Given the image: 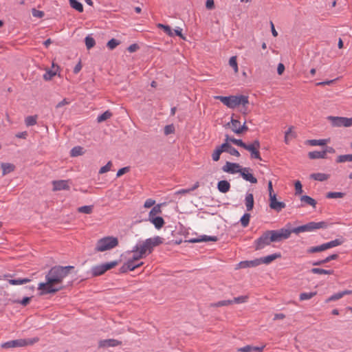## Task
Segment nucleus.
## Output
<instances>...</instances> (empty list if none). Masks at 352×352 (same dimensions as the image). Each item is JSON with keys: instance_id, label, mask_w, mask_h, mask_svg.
Here are the masks:
<instances>
[{"instance_id": "nucleus-8", "label": "nucleus", "mask_w": 352, "mask_h": 352, "mask_svg": "<svg viewBox=\"0 0 352 352\" xmlns=\"http://www.w3.org/2000/svg\"><path fill=\"white\" fill-rule=\"evenodd\" d=\"M272 236V239L274 242H278L282 240L287 239L290 237L291 234L293 232V229L281 228L277 230H270Z\"/></svg>"}, {"instance_id": "nucleus-18", "label": "nucleus", "mask_w": 352, "mask_h": 352, "mask_svg": "<svg viewBox=\"0 0 352 352\" xmlns=\"http://www.w3.org/2000/svg\"><path fill=\"white\" fill-rule=\"evenodd\" d=\"M67 180H58L54 181L52 182L53 185V190H68L69 188V186L68 184Z\"/></svg>"}, {"instance_id": "nucleus-46", "label": "nucleus", "mask_w": 352, "mask_h": 352, "mask_svg": "<svg viewBox=\"0 0 352 352\" xmlns=\"http://www.w3.org/2000/svg\"><path fill=\"white\" fill-rule=\"evenodd\" d=\"M217 236H201L200 238L195 240V242H203V241H217Z\"/></svg>"}, {"instance_id": "nucleus-54", "label": "nucleus", "mask_w": 352, "mask_h": 352, "mask_svg": "<svg viewBox=\"0 0 352 352\" xmlns=\"http://www.w3.org/2000/svg\"><path fill=\"white\" fill-rule=\"evenodd\" d=\"M248 299V297L247 296H241L239 297L234 298V299L231 300L233 301V303L240 304L247 302Z\"/></svg>"}, {"instance_id": "nucleus-33", "label": "nucleus", "mask_w": 352, "mask_h": 352, "mask_svg": "<svg viewBox=\"0 0 352 352\" xmlns=\"http://www.w3.org/2000/svg\"><path fill=\"white\" fill-rule=\"evenodd\" d=\"M329 142V139L310 140L308 143L311 146H324Z\"/></svg>"}, {"instance_id": "nucleus-12", "label": "nucleus", "mask_w": 352, "mask_h": 352, "mask_svg": "<svg viewBox=\"0 0 352 352\" xmlns=\"http://www.w3.org/2000/svg\"><path fill=\"white\" fill-rule=\"evenodd\" d=\"M243 167L239 164L227 162L225 165L222 167V170L225 173L235 174L241 173Z\"/></svg>"}, {"instance_id": "nucleus-38", "label": "nucleus", "mask_w": 352, "mask_h": 352, "mask_svg": "<svg viewBox=\"0 0 352 352\" xmlns=\"http://www.w3.org/2000/svg\"><path fill=\"white\" fill-rule=\"evenodd\" d=\"M346 162H352V154L341 155L336 159L337 163H344Z\"/></svg>"}, {"instance_id": "nucleus-36", "label": "nucleus", "mask_w": 352, "mask_h": 352, "mask_svg": "<svg viewBox=\"0 0 352 352\" xmlns=\"http://www.w3.org/2000/svg\"><path fill=\"white\" fill-rule=\"evenodd\" d=\"M316 294V292L301 293L299 296V299L301 301L309 300L312 298L314 296H315Z\"/></svg>"}, {"instance_id": "nucleus-21", "label": "nucleus", "mask_w": 352, "mask_h": 352, "mask_svg": "<svg viewBox=\"0 0 352 352\" xmlns=\"http://www.w3.org/2000/svg\"><path fill=\"white\" fill-rule=\"evenodd\" d=\"M221 149H223V152H227V153H230L232 155H234V156H236V157H239L240 156L239 152L236 148H234V147L230 146L227 142H225V143L221 144Z\"/></svg>"}, {"instance_id": "nucleus-22", "label": "nucleus", "mask_w": 352, "mask_h": 352, "mask_svg": "<svg viewBox=\"0 0 352 352\" xmlns=\"http://www.w3.org/2000/svg\"><path fill=\"white\" fill-rule=\"evenodd\" d=\"M254 196L252 193L247 192L245 197V205L248 211H251L254 208Z\"/></svg>"}, {"instance_id": "nucleus-39", "label": "nucleus", "mask_w": 352, "mask_h": 352, "mask_svg": "<svg viewBox=\"0 0 352 352\" xmlns=\"http://www.w3.org/2000/svg\"><path fill=\"white\" fill-rule=\"evenodd\" d=\"M300 200H301V201H303V202L311 206L314 208L316 207V201L309 196L302 195L300 197Z\"/></svg>"}, {"instance_id": "nucleus-60", "label": "nucleus", "mask_w": 352, "mask_h": 352, "mask_svg": "<svg viewBox=\"0 0 352 352\" xmlns=\"http://www.w3.org/2000/svg\"><path fill=\"white\" fill-rule=\"evenodd\" d=\"M237 351H239V352H252V346L246 345L243 347L238 348Z\"/></svg>"}, {"instance_id": "nucleus-6", "label": "nucleus", "mask_w": 352, "mask_h": 352, "mask_svg": "<svg viewBox=\"0 0 352 352\" xmlns=\"http://www.w3.org/2000/svg\"><path fill=\"white\" fill-rule=\"evenodd\" d=\"M342 243H343L342 240L337 239L331 241L328 243H323L318 246L311 247L309 249H307V253H309V254L322 252L326 250L340 245Z\"/></svg>"}, {"instance_id": "nucleus-30", "label": "nucleus", "mask_w": 352, "mask_h": 352, "mask_svg": "<svg viewBox=\"0 0 352 352\" xmlns=\"http://www.w3.org/2000/svg\"><path fill=\"white\" fill-rule=\"evenodd\" d=\"M310 159H324L326 158V152L322 151H311L308 153Z\"/></svg>"}, {"instance_id": "nucleus-25", "label": "nucleus", "mask_w": 352, "mask_h": 352, "mask_svg": "<svg viewBox=\"0 0 352 352\" xmlns=\"http://www.w3.org/2000/svg\"><path fill=\"white\" fill-rule=\"evenodd\" d=\"M217 188L219 192L226 193L230 189V184L226 180L219 181L217 184Z\"/></svg>"}, {"instance_id": "nucleus-32", "label": "nucleus", "mask_w": 352, "mask_h": 352, "mask_svg": "<svg viewBox=\"0 0 352 352\" xmlns=\"http://www.w3.org/2000/svg\"><path fill=\"white\" fill-rule=\"evenodd\" d=\"M199 186V182H196L192 188H188V189H181V190H177V191L174 192V195L188 194V193L190 192L191 191H193L195 189H197Z\"/></svg>"}, {"instance_id": "nucleus-40", "label": "nucleus", "mask_w": 352, "mask_h": 352, "mask_svg": "<svg viewBox=\"0 0 352 352\" xmlns=\"http://www.w3.org/2000/svg\"><path fill=\"white\" fill-rule=\"evenodd\" d=\"M157 27L162 29L166 34H167L170 36H173L174 32L171 30L170 27L168 25H166L162 23L157 24Z\"/></svg>"}, {"instance_id": "nucleus-16", "label": "nucleus", "mask_w": 352, "mask_h": 352, "mask_svg": "<svg viewBox=\"0 0 352 352\" xmlns=\"http://www.w3.org/2000/svg\"><path fill=\"white\" fill-rule=\"evenodd\" d=\"M258 265H260L258 258H256V259L252 260V261H241L240 263H239L237 264L235 269L239 270V269L248 268V267H256Z\"/></svg>"}, {"instance_id": "nucleus-10", "label": "nucleus", "mask_w": 352, "mask_h": 352, "mask_svg": "<svg viewBox=\"0 0 352 352\" xmlns=\"http://www.w3.org/2000/svg\"><path fill=\"white\" fill-rule=\"evenodd\" d=\"M260 148V142L258 140H254L250 144H246L244 148L250 153L252 158L261 160L260 152L258 151Z\"/></svg>"}, {"instance_id": "nucleus-34", "label": "nucleus", "mask_w": 352, "mask_h": 352, "mask_svg": "<svg viewBox=\"0 0 352 352\" xmlns=\"http://www.w3.org/2000/svg\"><path fill=\"white\" fill-rule=\"evenodd\" d=\"M70 6L79 12H83L82 4L77 0H69Z\"/></svg>"}, {"instance_id": "nucleus-57", "label": "nucleus", "mask_w": 352, "mask_h": 352, "mask_svg": "<svg viewBox=\"0 0 352 352\" xmlns=\"http://www.w3.org/2000/svg\"><path fill=\"white\" fill-rule=\"evenodd\" d=\"M155 204V201L153 199H148L145 201L144 204V207L145 208H150L151 207H153Z\"/></svg>"}, {"instance_id": "nucleus-7", "label": "nucleus", "mask_w": 352, "mask_h": 352, "mask_svg": "<svg viewBox=\"0 0 352 352\" xmlns=\"http://www.w3.org/2000/svg\"><path fill=\"white\" fill-rule=\"evenodd\" d=\"M272 242V236L270 230L265 232L259 238L254 241L255 250H258L263 249L265 247L269 245Z\"/></svg>"}, {"instance_id": "nucleus-13", "label": "nucleus", "mask_w": 352, "mask_h": 352, "mask_svg": "<svg viewBox=\"0 0 352 352\" xmlns=\"http://www.w3.org/2000/svg\"><path fill=\"white\" fill-rule=\"evenodd\" d=\"M269 206L270 208L276 212L281 211L283 208L286 207V205L284 202L279 201L276 199V195L271 196V197H269Z\"/></svg>"}, {"instance_id": "nucleus-31", "label": "nucleus", "mask_w": 352, "mask_h": 352, "mask_svg": "<svg viewBox=\"0 0 352 352\" xmlns=\"http://www.w3.org/2000/svg\"><path fill=\"white\" fill-rule=\"evenodd\" d=\"M1 168L3 171V175H6L14 170V166L10 163H2Z\"/></svg>"}, {"instance_id": "nucleus-48", "label": "nucleus", "mask_w": 352, "mask_h": 352, "mask_svg": "<svg viewBox=\"0 0 352 352\" xmlns=\"http://www.w3.org/2000/svg\"><path fill=\"white\" fill-rule=\"evenodd\" d=\"M344 194L340 192H329L327 194V197L329 199H338L342 198Z\"/></svg>"}, {"instance_id": "nucleus-29", "label": "nucleus", "mask_w": 352, "mask_h": 352, "mask_svg": "<svg viewBox=\"0 0 352 352\" xmlns=\"http://www.w3.org/2000/svg\"><path fill=\"white\" fill-rule=\"evenodd\" d=\"M329 177V175L322 173H313L310 175V178L319 182L326 181Z\"/></svg>"}, {"instance_id": "nucleus-42", "label": "nucleus", "mask_w": 352, "mask_h": 352, "mask_svg": "<svg viewBox=\"0 0 352 352\" xmlns=\"http://www.w3.org/2000/svg\"><path fill=\"white\" fill-rule=\"evenodd\" d=\"M37 118H38L37 116H28L25 120V124L28 126H33V125L36 124Z\"/></svg>"}, {"instance_id": "nucleus-14", "label": "nucleus", "mask_w": 352, "mask_h": 352, "mask_svg": "<svg viewBox=\"0 0 352 352\" xmlns=\"http://www.w3.org/2000/svg\"><path fill=\"white\" fill-rule=\"evenodd\" d=\"M240 174L244 180L252 184L257 183V179L251 173V169L250 168H243Z\"/></svg>"}, {"instance_id": "nucleus-63", "label": "nucleus", "mask_w": 352, "mask_h": 352, "mask_svg": "<svg viewBox=\"0 0 352 352\" xmlns=\"http://www.w3.org/2000/svg\"><path fill=\"white\" fill-rule=\"evenodd\" d=\"M267 188H268V192H269V197H271V196L276 195L273 190L272 181H269V182L267 184Z\"/></svg>"}, {"instance_id": "nucleus-41", "label": "nucleus", "mask_w": 352, "mask_h": 352, "mask_svg": "<svg viewBox=\"0 0 352 352\" xmlns=\"http://www.w3.org/2000/svg\"><path fill=\"white\" fill-rule=\"evenodd\" d=\"M311 272L313 274H333V270H327L324 269L320 268H312L311 270Z\"/></svg>"}, {"instance_id": "nucleus-19", "label": "nucleus", "mask_w": 352, "mask_h": 352, "mask_svg": "<svg viewBox=\"0 0 352 352\" xmlns=\"http://www.w3.org/2000/svg\"><path fill=\"white\" fill-rule=\"evenodd\" d=\"M281 257V254L280 253H275L271 255H268L264 257H261L258 258L259 265L261 264H266L268 265L271 263L274 260L279 258Z\"/></svg>"}, {"instance_id": "nucleus-26", "label": "nucleus", "mask_w": 352, "mask_h": 352, "mask_svg": "<svg viewBox=\"0 0 352 352\" xmlns=\"http://www.w3.org/2000/svg\"><path fill=\"white\" fill-rule=\"evenodd\" d=\"M162 206V204H157V205L154 206L152 208V209L151 210V211L148 213V220L151 219L155 217H157V216H156L157 214L162 213V209H161Z\"/></svg>"}, {"instance_id": "nucleus-35", "label": "nucleus", "mask_w": 352, "mask_h": 352, "mask_svg": "<svg viewBox=\"0 0 352 352\" xmlns=\"http://www.w3.org/2000/svg\"><path fill=\"white\" fill-rule=\"evenodd\" d=\"M223 149H221V145L217 146L212 153V159L214 162H217L220 159V155L223 153Z\"/></svg>"}, {"instance_id": "nucleus-55", "label": "nucleus", "mask_w": 352, "mask_h": 352, "mask_svg": "<svg viewBox=\"0 0 352 352\" xmlns=\"http://www.w3.org/2000/svg\"><path fill=\"white\" fill-rule=\"evenodd\" d=\"M112 167V163L111 162H109L105 166L100 168L99 170V174H103L111 170Z\"/></svg>"}, {"instance_id": "nucleus-47", "label": "nucleus", "mask_w": 352, "mask_h": 352, "mask_svg": "<svg viewBox=\"0 0 352 352\" xmlns=\"http://www.w3.org/2000/svg\"><path fill=\"white\" fill-rule=\"evenodd\" d=\"M78 212L85 214H91L93 212V206H84L78 208Z\"/></svg>"}, {"instance_id": "nucleus-4", "label": "nucleus", "mask_w": 352, "mask_h": 352, "mask_svg": "<svg viewBox=\"0 0 352 352\" xmlns=\"http://www.w3.org/2000/svg\"><path fill=\"white\" fill-rule=\"evenodd\" d=\"M118 245V240L114 236H106L97 241L95 250L96 252H104L111 250Z\"/></svg>"}, {"instance_id": "nucleus-61", "label": "nucleus", "mask_w": 352, "mask_h": 352, "mask_svg": "<svg viewBox=\"0 0 352 352\" xmlns=\"http://www.w3.org/2000/svg\"><path fill=\"white\" fill-rule=\"evenodd\" d=\"M129 171V167L122 168L118 170V171L117 172L116 176H117V177H120L122 175H123L124 174L128 173Z\"/></svg>"}, {"instance_id": "nucleus-28", "label": "nucleus", "mask_w": 352, "mask_h": 352, "mask_svg": "<svg viewBox=\"0 0 352 352\" xmlns=\"http://www.w3.org/2000/svg\"><path fill=\"white\" fill-rule=\"evenodd\" d=\"M22 345V342L19 340H10L6 342L1 344V347L4 349L19 347Z\"/></svg>"}, {"instance_id": "nucleus-9", "label": "nucleus", "mask_w": 352, "mask_h": 352, "mask_svg": "<svg viewBox=\"0 0 352 352\" xmlns=\"http://www.w3.org/2000/svg\"><path fill=\"white\" fill-rule=\"evenodd\" d=\"M118 263L117 261H111L105 264L94 266L91 270L92 276H98L103 274L107 270L116 267Z\"/></svg>"}, {"instance_id": "nucleus-64", "label": "nucleus", "mask_w": 352, "mask_h": 352, "mask_svg": "<svg viewBox=\"0 0 352 352\" xmlns=\"http://www.w3.org/2000/svg\"><path fill=\"white\" fill-rule=\"evenodd\" d=\"M32 12V15L36 18H41L44 15L43 12L37 10L36 9H33Z\"/></svg>"}, {"instance_id": "nucleus-23", "label": "nucleus", "mask_w": 352, "mask_h": 352, "mask_svg": "<svg viewBox=\"0 0 352 352\" xmlns=\"http://www.w3.org/2000/svg\"><path fill=\"white\" fill-rule=\"evenodd\" d=\"M296 138V133L294 131V126H289L287 131L285 133V142L289 144V142Z\"/></svg>"}, {"instance_id": "nucleus-53", "label": "nucleus", "mask_w": 352, "mask_h": 352, "mask_svg": "<svg viewBox=\"0 0 352 352\" xmlns=\"http://www.w3.org/2000/svg\"><path fill=\"white\" fill-rule=\"evenodd\" d=\"M233 304V301L231 300H221L217 302H215L212 305L213 307H223V306H228L230 305Z\"/></svg>"}, {"instance_id": "nucleus-62", "label": "nucleus", "mask_w": 352, "mask_h": 352, "mask_svg": "<svg viewBox=\"0 0 352 352\" xmlns=\"http://www.w3.org/2000/svg\"><path fill=\"white\" fill-rule=\"evenodd\" d=\"M295 190L296 194H301L302 192V184L300 181H297L295 182Z\"/></svg>"}, {"instance_id": "nucleus-52", "label": "nucleus", "mask_w": 352, "mask_h": 352, "mask_svg": "<svg viewBox=\"0 0 352 352\" xmlns=\"http://www.w3.org/2000/svg\"><path fill=\"white\" fill-rule=\"evenodd\" d=\"M343 296H344V294L342 293V292H340L336 293V294L331 296L329 298H327L326 300V302H329L331 301H335V300L342 298Z\"/></svg>"}, {"instance_id": "nucleus-24", "label": "nucleus", "mask_w": 352, "mask_h": 352, "mask_svg": "<svg viewBox=\"0 0 352 352\" xmlns=\"http://www.w3.org/2000/svg\"><path fill=\"white\" fill-rule=\"evenodd\" d=\"M228 125L230 126L234 133L240 134L241 122L237 119H234L232 117L230 122L228 123Z\"/></svg>"}, {"instance_id": "nucleus-37", "label": "nucleus", "mask_w": 352, "mask_h": 352, "mask_svg": "<svg viewBox=\"0 0 352 352\" xmlns=\"http://www.w3.org/2000/svg\"><path fill=\"white\" fill-rule=\"evenodd\" d=\"M132 256L129 259L133 260V261H139L141 258H145L143 254H140V252L133 248L131 252Z\"/></svg>"}, {"instance_id": "nucleus-43", "label": "nucleus", "mask_w": 352, "mask_h": 352, "mask_svg": "<svg viewBox=\"0 0 352 352\" xmlns=\"http://www.w3.org/2000/svg\"><path fill=\"white\" fill-rule=\"evenodd\" d=\"M112 116V113L109 111H106L102 114L100 115L97 118V121L98 122H102L109 119Z\"/></svg>"}, {"instance_id": "nucleus-58", "label": "nucleus", "mask_w": 352, "mask_h": 352, "mask_svg": "<svg viewBox=\"0 0 352 352\" xmlns=\"http://www.w3.org/2000/svg\"><path fill=\"white\" fill-rule=\"evenodd\" d=\"M230 142L236 144V146H241L244 148L246 144H245L241 140H237L233 138V139H230Z\"/></svg>"}, {"instance_id": "nucleus-20", "label": "nucleus", "mask_w": 352, "mask_h": 352, "mask_svg": "<svg viewBox=\"0 0 352 352\" xmlns=\"http://www.w3.org/2000/svg\"><path fill=\"white\" fill-rule=\"evenodd\" d=\"M58 67L56 66L54 63H52V69H47L45 71V73L43 74V79L45 80H50L52 79L54 76H55L57 74Z\"/></svg>"}, {"instance_id": "nucleus-5", "label": "nucleus", "mask_w": 352, "mask_h": 352, "mask_svg": "<svg viewBox=\"0 0 352 352\" xmlns=\"http://www.w3.org/2000/svg\"><path fill=\"white\" fill-rule=\"evenodd\" d=\"M329 226V224L326 221H320V222H314L311 221L305 225H302L298 227H296L293 229V233L296 234L300 232H314L318 229H326Z\"/></svg>"}, {"instance_id": "nucleus-15", "label": "nucleus", "mask_w": 352, "mask_h": 352, "mask_svg": "<svg viewBox=\"0 0 352 352\" xmlns=\"http://www.w3.org/2000/svg\"><path fill=\"white\" fill-rule=\"evenodd\" d=\"M143 265V262L139 261H133V260L129 259L123 266L122 267V272H126L127 270L133 271L135 269L142 266Z\"/></svg>"}, {"instance_id": "nucleus-56", "label": "nucleus", "mask_w": 352, "mask_h": 352, "mask_svg": "<svg viewBox=\"0 0 352 352\" xmlns=\"http://www.w3.org/2000/svg\"><path fill=\"white\" fill-rule=\"evenodd\" d=\"M175 132V126L173 124L166 125L164 127V134L168 135L169 134L173 133Z\"/></svg>"}, {"instance_id": "nucleus-51", "label": "nucleus", "mask_w": 352, "mask_h": 352, "mask_svg": "<svg viewBox=\"0 0 352 352\" xmlns=\"http://www.w3.org/2000/svg\"><path fill=\"white\" fill-rule=\"evenodd\" d=\"M83 153L82 148L80 146H75L74 147L70 152L71 156L76 157L78 155H81Z\"/></svg>"}, {"instance_id": "nucleus-2", "label": "nucleus", "mask_w": 352, "mask_h": 352, "mask_svg": "<svg viewBox=\"0 0 352 352\" xmlns=\"http://www.w3.org/2000/svg\"><path fill=\"white\" fill-rule=\"evenodd\" d=\"M214 98L220 100L224 105L230 109H234L240 105H242L244 111H243V114H246V108L245 106L249 103L248 96L243 95H236V96H214Z\"/></svg>"}, {"instance_id": "nucleus-59", "label": "nucleus", "mask_w": 352, "mask_h": 352, "mask_svg": "<svg viewBox=\"0 0 352 352\" xmlns=\"http://www.w3.org/2000/svg\"><path fill=\"white\" fill-rule=\"evenodd\" d=\"M38 340L37 338H34L32 339H23V343L24 345H32L36 342Z\"/></svg>"}, {"instance_id": "nucleus-49", "label": "nucleus", "mask_w": 352, "mask_h": 352, "mask_svg": "<svg viewBox=\"0 0 352 352\" xmlns=\"http://www.w3.org/2000/svg\"><path fill=\"white\" fill-rule=\"evenodd\" d=\"M85 41L86 47L88 50L93 47L96 44L94 38L90 36H86Z\"/></svg>"}, {"instance_id": "nucleus-11", "label": "nucleus", "mask_w": 352, "mask_h": 352, "mask_svg": "<svg viewBox=\"0 0 352 352\" xmlns=\"http://www.w3.org/2000/svg\"><path fill=\"white\" fill-rule=\"evenodd\" d=\"M333 127H347V118L329 116L327 118Z\"/></svg>"}, {"instance_id": "nucleus-45", "label": "nucleus", "mask_w": 352, "mask_h": 352, "mask_svg": "<svg viewBox=\"0 0 352 352\" xmlns=\"http://www.w3.org/2000/svg\"><path fill=\"white\" fill-rule=\"evenodd\" d=\"M250 220V214L245 213L240 219V222L243 228L247 227L249 225Z\"/></svg>"}, {"instance_id": "nucleus-44", "label": "nucleus", "mask_w": 352, "mask_h": 352, "mask_svg": "<svg viewBox=\"0 0 352 352\" xmlns=\"http://www.w3.org/2000/svg\"><path fill=\"white\" fill-rule=\"evenodd\" d=\"M229 65L230 67H232L233 68L235 74H237L239 72V67H238V64H237V61H236V56H232L230 58Z\"/></svg>"}, {"instance_id": "nucleus-3", "label": "nucleus", "mask_w": 352, "mask_h": 352, "mask_svg": "<svg viewBox=\"0 0 352 352\" xmlns=\"http://www.w3.org/2000/svg\"><path fill=\"white\" fill-rule=\"evenodd\" d=\"M164 241V239L160 236L148 238L137 243L134 246V250L140 251V254H143L146 257L153 252L155 247L162 244Z\"/></svg>"}, {"instance_id": "nucleus-50", "label": "nucleus", "mask_w": 352, "mask_h": 352, "mask_svg": "<svg viewBox=\"0 0 352 352\" xmlns=\"http://www.w3.org/2000/svg\"><path fill=\"white\" fill-rule=\"evenodd\" d=\"M120 43V42L116 38H112L108 41L107 46L109 50H112L115 49L118 45H119Z\"/></svg>"}, {"instance_id": "nucleus-27", "label": "nucleus", "mask_w": 352, "mask_h": 352, "mask_svg": "<svg viewBox=\"0 0 352 352\" xmlns=\"http://www.w3.org/2000/svg\"><path fill=\"white\" fill-rule=\"evenodd\" d=\"M152 224L154 225L155 228L157 230L161 229L165 224L164 219L161 217H157L148 220Z\"/></svg>"}, {"instance_id": "nucleus-1", "label": "nucleus", "mask_w": 352, "mask_h": 352, "mask_svg": "<svg viewBox=\"0 0 352 352\" xmlns=\"http://www.w3.org/2000/svg\"><path fill=\"white\" fill-rule=\"evenodd\" d=\"M72 266H55L51 268L45 276V281L38 285V291L41 295L54 294L64 288L63 280L66 278Z\"/></svg>"}, {"instance_id": "nucleus-17", "label": "nucleus", "mask_w": 352, "mask_h": 352, "mask_svg": "<svg viewBox=\"0 0 352 352\" xmlns=\"http://www.w3.org/2000/svg\"><path fill=\"white\" fill-rule=\"evenodd\" d=\"M121 344L122 342L120 341L115 339L102 340L98 343L99 346L102 348L113 347L119 346Z\"/></svg>"}]
</instances>
